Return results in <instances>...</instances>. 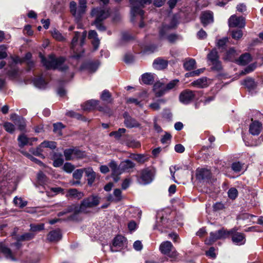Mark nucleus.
I'll return each mask as SVG.
<instances>
[{"label":"nucleus","mask_w":263,"mask_h":263,"mask_svg":"<svg viewBox=\"0 0 263 263\" xmlns=\"http://www.w3.org/2000/svg\"><path fill=\"white\" fill-rule=\"evenodd\" d=\"M100 197L96 195H91L84 199L80 206L72 204L67 207L66 209L58 214V216H62L69 213L73 212V214L68 217V220L76 219L77 214L79 212L87 213L88 209L98 206L100 203Z\"/></svg>","instance_id":"f257e3e1"},{"label":"nucleus","mask_w":263,"mask_h":263,"mask_svg":"<svg viewBox=\"0 0 263 263\" xmlns=\"http://www.w3.org/2000/svg\"><path fill=\"white\" fill-rule=\"evenodd\" d=\"M41 62L43 66L47 69H59L61 71H66L68 69V66L64 64L65 59L63 57L57 58L54 55H49L48 58H46L40 54Z\"/></svg>","instance_id":"f03ea898"},{"label":"nucleus","mask_w":263,"mask_h":263,"mask_svg":"<svg viewBox=\"0 0 263 263\" xmlns=\"http://www.w3.org/2000/svg\"><path fill=\"white\" fill-rule=\"evenodd\" d=\"M69 11L77 23H80L87 10V0H78V4L74 1L69 3Z\"/></svg>","instance_id":"7ed1b4c3"},{"label":"nucleus","mask_w":263,"mask_h":263,"mask_svg":"<svg viewBox=\"0 0 263 263\" xmlns=\"http://www.w3.org/2000/svg\"><path fill=\"white\" fill-rule=\"evenodd\" d=\"M178 80H173L164 86V83L160 81L156 82L153 86V90L155 96L157 97L163 96L166 92L174 89L178 85Z\"/></svg>","instance_id":"20e7f679"},{"label":"nucleus","mask_w":263,"mask_h":263,"mask_svg":"<svg viewBox=\"0 0 263 263\" xmlns=\"http://www.w3.org/2000/svg\"><path fill=\"white\" fill-rule=\"evenodd\" d=\"M130 5L131 20L135 21V17L137 15H139L143 17L144 13L142 8L144 5L151 3V0H129Z\"/></svg>","instance_id":"39448f33"},{"label":"nucleus","mask_w":263,"mask_h":263,"mask_svg":"<svg viewBox=\"0 0 263 263\" xmlns=\"http://www.w3.org/2000/svg\"><path fill=\"white\" fill-rule=\"evenodd\" d=\"M233 233V230L228 231L224 228H222L214 232H212L210 233L209 238L205 240V243L207 245H212L216 240L225 239Z\"/></svg>","instance_id":"423d86ee"},{"label":"nucleus","mask_w":263,"mask_h":263,"mask_svg":"<svg viewBox=\"0 0 263 263\" xmlns=\"http://www.w3.org/2000/svg\"><path fill=\"white\" fill-rule=\"evenodd\" d=\"M159 250L162 254L172 259H175L178 256V253L169 241L162 242L159 246Z\"/></svg>","instance_id":"0eeeda50"},{"label":"nucleus","mask_w":263,"mask_h":263,"mask_svg":"<svg viewBox=\"0 0 263 263\" xmlns=\"http://www.w3.org/2000/svg\"><path fill=\"white\" fill-rule=\"evenodd\" d=\"M90 15L92 16H96L95 21L102 22L109 17L110 13L108 10L101 8H94L91 10Z\"/></svg>","instance_id":"6e6552de"},{"label":"nucleus","mask_w":263,"mask_h":263,"mask_svg":"<svg viewBox=\"0 0 263 263\" xmlns=\"http://www.w3.org/2000/svg\"><path fill=\"white\" fill-rule=\"evenodd\" d=\"M153 177V172L149 168H146L141 171V175L138 181L140 184L146 185L152 181Z\"/></svg>","instance_id":"1a4fd4ad"},{"label":"nucleus","mask_w":263,"mask_h":263,"mask_svg":"<svg viewBox=\"0 0 263 263\" xmlns=\"http://www.w3.org/2000/svg\"><path fill=\"white\" fill-rule=\"evenodd\" d=\"M228 24L230 27L242 28L245 26V19L242 16L238 17L236 15H232L229 18Z\"/></svg>","instance_id":"9d476101"},{"label":"nucleus","mask_w":263,"mask_h":263,"mask_svg":"<svg viewBox=\"0 0 263 263\" xmlns=\"http://www.w3.org/2000/svg\"><path fill=\"white\" fill-rule=\"evenodd\" d=\"M195 96L194 91L186 89L180 93L179 95V100L182 103L187 104L194 100Z\"/></svg>","instance_id":"9b49d317"},{"label":"nucleus","mask_w":263,"mask_h":263,"mask_svg":"<svg viewBox=\"0 0 263 263\" xmlns=\"http://www.w3.org/2000/svg\"><path fill=\"white\" fill-rule=\"evenodd\" d=\"M124 118V123L125 126L129 128H137L140 126V124L135 118L130 116L128 113L125 112L123 114Z\"/></svg>","instance_id":"f8f14e48"},{"label":"nucleus","mask_w":263,"mask_h":263,"mask_svg":"<svg viewBox=\"0 0 263 263\" xmlns=\"http://www.w3.org/2000/svg\"><path fill=\"white\" fill-rule=\"evenodd\" d=\"M211 177L210 171L206 168H198L196 171V178L200 181H208Z\"/></svg>","instance_id":"ddd939ff"},{"label":"nucleus","mask_w":263,"mask_h":263,"mask_svg":"<svg viewBox=\"0 0 263 263\" xmlns=\"http://www.w3.org/2000/svg\"><path fill=\"white\" fill-rule=\"evenodd\" d=\"M122 191L119 189H116L114 190L112 194H109L106 197L108 201L117 203L123 199Z\"/></svg>","instance_id":"4468645a"},{"label":"nucleus","mask_w":263,"mask_h":263,"mask_svg":"<svg viewBox=\"0 0 263 263\" xmlns=\"http://www.w3.org/2000/svg\"><path fill=\"white\" fill-rule=\"evenodd\" d=\"M233 230V233L230 234L232 235V241L237 245H243L246 242V238L244 234L240 232H236L234 229Z\"/></svg>","instance_id":"2eb2a0df"},{"label":"nucleus","mask_w":263,"mask_h":263,"mask_svg":"<svg viewBox=\"0 0 263 263\" xmlns=\"http://www.w3.org/2000/svg\"><path fill=\"white\" fill-rule=\"evenodd\" d=\"M42 147H47L51 149H54L57 147V143L54 141H44L40 144L36 148L34 155L40 156L42 155L41 152Z\"/></svg>","instance_id":"dca6fc26"},{"label":"nucleus","mask_w":263,"mask_h":263,"mask_svg":"<svg viewBox=\"0 0 263 263\" xmlns=\"http://www.w3.org/2000/svg\"><path fill=\"white\" fill-rule=\"evenodd\" d=\"M127 246L126 239L122 235L117 236L114 239L113 246L119 249H122Z\"/></svg>","instance_id":"f3484780"},{"label":"nucleus","mask_w":263,"mask_h":263,"mask_svg":"<svg viewBox=\"0 0 263 263\" xmlns=\"http://www.w3.org/2000/svg\"><path fill=\"white\" fill-rule=\"evenodd\" d=\"M84 172L87 178V183L89 186H91L95 181L97 175L91 167L84 168Z\"/></svg>","instance_id":"a211bd4d"},{"label":"nucleus","mask_w":263,"mask_h":263,"mask_svg":"<svg viewBox=\"0 0 263 263\" xmlns=\"http://www.w3.org/2000/svg\"><path fill=\"white\" fill-rule=\"evenodd\" d=\"M135 166V164L129 159H126L122 161L120 164L121 171L123 172H130Z\"/></svg>","instance_id":"6ab92c4d"},{"label":"nucleus","mask_w":263,"mask_h":263,"mask_svg":"<svg viewBox=\"0 0 263 263\" xmlns=\"http://www.w3.org/2000/svg\"><path fill=\"white\" fill-rule=\"evenodd\" d=\"M262 129V124L257 121L253 122L250 125L249 132L253 135H258Z\"/></svg>","instance_id":"aec40b11"},{"label":"nucleus","mask_w":263,"mask_h":263,"mask_svg":"<svg viewBox=\"0 0 263 263\" xmlns=\"http://www.w3.org/2000/svg\"><path fill=\"white\" fill-rule=\"evenodd\" d=\"M201 21L204 26L213 22V14L211 11H204L201 16Z\"/></svg>","instance_id":"412c9836"},{"label":"nucleus","mask_w":263,"mask_h":263,"mask_svg":"<svg viewBox=\"0 0 263 263\" xmlns=\"http://www.w3.org/2000/svg\"><path fill=\"white\" fill-rule=\"evenodd\" d=\"M61 238L62 234L59 229L50 232L47 236V239L51 242L59 241Z\"/></svg>","instance_id":"4be33fe9"},{"label":"nucleus","mask_w":263,"mask_h":263,"mask_svg":"<svg viewBox=\"0 0 263 263\" xmlns=\"http://www.w3.org/2000/svg\"><path fill=\"white\" fill-rule=\"evenodd\" d=\"M84 196L82 192H79L76 189H71L68 190L66 197L68 198L80 199Z\"/></svg>","instance_id":"5701e85b"},{"label":"nucleus","mask_w":263,"mask_h":263,"mask_svg":"<svg viewBox=\"0 0 263 263\" xmlns=\"http://www.w3.org/2000/svg\"><path fill=\"white\" fill-rule=\"evenodd\" d=\"M167 61L161 58H157L154 61L153 67L158 70L163 69L167 66Z\"/></svg>","instance_id":"b1692460"},{"label":"nucleus","mask_w":263,"mask_h":263,"mask_svg":"<svg viewBox=\"0 0 263 263\" xmlns=\"http://www.w3.org/2000/svg\"><path fill=\"white\" fill-rule=\"evenodd\" d=\"M0 251L3 253L5 257L8 259H10L12 261H16V258L13 256L11 250L4 246L2 242H0Z\"/></svg>","instance_id":"393cba45"},{"label":"nucleus","mask_w":263,"mask_h":263,"mask_svg":"<svg viewBox=\"0 0 263 263\" xmlns=\"http://www.w3.org/2000/svg\"><path fill=\"white\" fill-rule=\"evenodd\" d=\"M155 74L152 73H145L141 76V81L146 85H151L155 81Z\"/></svg>","instance_id":"a878e982"},{"label":"nucleus","mask_w":263,"mask_h":263,"mask_svg":"<svg viewBox=\"0 0 263 263\" xmlns=\"http://www.w3.org/2000/svg\"><path fill=\"white\" fill-rule=\"evenodd\" d=\"M99 101L96 100H90L82 105V107L84 110H90L97 107L99 104Z\"/></svg>","instance_id":"bb28decb"},{"label":"nucleus","mask_w":263,"mask_h":263,"mask_svg":"<svg viewBox=\"0 0 263 263\" xmlns=\"http://www.w3.org/2000/svg\"><path fill=\"white\" fill-rule=\"evenodd\" d=\"M88 38L93 40L92 43L95 49H97L100 44V41L98 37V34L95 30H90L88 33Z\"/></svg>","instance_id":"cd10ccee"},{"label":"nucleus","mask_w":263,"mask_h":263,"mask_svg":"<svg viewBox=\"0 0 263 263\" xmlns=\"http://www.w3.org/2000/svg\"><path fill=\"white\" fill-rule=\"evenodd\" d=\"M191 85L197 88H205L208 86L207 78L202 77L192 82Z\"/></svg>","instance_id":"c85d7f7f"},{"label":"nucleus","mask_w":263,"mask_h":263,"mask_svg":"<svg viewBox=\"0 0 263 263\" xmlns=\"http://www.w3.org/2000/svg\"><path fill=\"white\" fill-rule=\"evenodd\" d=\"M251 61V57L249 53H245L242 54L238 59L236 60V62L241 65H246Z\"/></svg>","instance_id":"c756f323"},{"label":"nucleus","mask_w":263,"mask_h":263,"mask_svg":"<svg viewBox=\"0 0 263 263\" xmlns=\"http://www.w3.org/2000/svg\"><path fill=\"white\" fill-rule=\"evenodd\" d=\"M17 140L18 142V146L21 148L28 144L30 145H32L31 142H30V139L27 138L24 134L20 135L17 138Z\"/></svg>","instance_id":"7c9ffc66"},{"label":"nucleus","mask_w":263,"mask_h":263,"mask_svg":"<svg viewBox=\"0 0 263 263\" xmlns=\"http://www.w3.org/2000/svg\"><path fill=\"white\" fill-rule=\"evenodd\" d=\"M108 166L111 169L112 175H120L121 174L120 166H118L117 163L115 161L111 160L109 163Z\"/></svg>","instance_id":"2f4dec72"},{"label":"nucleus","mask_w":263,"mask_h":263,"mask_svg":"<svg viewBox=\"0 0 263 263\" xmlns=\"http://www.w3.org/2000/svg\"><path fill=\"white\" fill-rule=\"evenodd\" d=\"M101 99L107 103H111L112 98L111 93L108 90H104L100 96Z\"/></svg>","instance_id":"473e14b6"},{"label":"nucleus","mask_w":263,"mask_h":263,"mask_svg":"<svg viewBox=\"0 0 263 263\" xmlns=\"http://www.w3.org/2000/svg\"><path fill=\"white\" fill-rule=\"evenodd\" d=\"M241 84L245 85L249 90L254 89L256 87V84L255 83L254 79L250 78L245 79L241 83Z\"/></svg>","instance_id":"72a5a7b5"},{"label":"nucleus","mask_w":263,"mask_h":263,"mask_svg":"<svg viewBox=\"0 0 263 263\" xmlns=\"http://www.w3.org/2000/svg\"><path fill=\"white\" fill-rule=\"evenodd\" d=\"M33 84L36 87L40 89H44L46 87L47 83L42 78L40 77L33 80Z\"/></svg>","instance_id":"f704fd0d"},{"label":"nucleus","mask_w":263,"mask_h":263,"mask_svg":"<svg viewBox=\"0 0 263 263\" xmlns=\"http://www.w3.org/2000/svg\"><path fill=\"white\" fill-rule=\"evenodd\" d=\"M237 55L236 51L233 48L230 49L226 53L224 59L231 61L236 60V56Z\"/></svg>","instance_id":"c9c22d12"},{"label":"nucleus","mask_w":263,"mask_h":263,"mask_svg":"<svg viewBox=\"0 0 263 263\" xmlns=\"http://www.w3.org/2000/svg\"><path fill=\"white\" fill-rule=\"evenodd\" d=\"M130 158L140 163H143L147 160L146 157L142 154H132Z\"/></svg>","instance_id":"e433bc0d"},{"label":"nucleus","mask_w":263,"mask_h":263,"mask_svg":"<svg viewBox=\"0 0 263 263\" xmlns=\"http://www.w3.org/2000/svg\"><path fill=\"white\" fill-rule=\"evenodd\" d=\"M184 68L186 70H191L196 68V61L194 59H190L183 64Z\"/></svg>","instance_id":"4c0bfd02"},{"label":"nucleus","mask_w":263,"mask_h":263,"mask_svg":"<svg viewBox=\"0 0 263 263\" xmlns=\"http://www.w3.org/2000/svg\"><path fill=\"white\" fill-rule=\"evenodd\" d=\"M64 163V159L62 154L55 155L54 156V160L53 165L54 167H59L63 165Z\"/></svg>","instance_id":"58836bf2"},{"label":"nucleus","mask_w":263,"mask_h":263,"mask_svg":"<svg viewBox=\"0 0 263 263\" xmlns=\"http://www.w3.org/2000/svg\"><path fill=\"white\" fill-rule=\"evenodd\" d=\"M207 58H208V61L210 62V63L219 60V57L218 55V53L215 49L212 50L208 54Z\"/></svg>","instance_id":"ea45409f"},{"label":"nucleus","mask_w":263,"mask_h":263,"mask_svg":"<svg viewBox=\"0 0 263 263\" xmlns=\"http://www.w3.org/2000/svg\"><path fill=\"white\" fill-rule=\"evenodd\" d=\"M16 125L18 126V128L21 130H23L25 129L26 126V123L25 119L23 117L16 118L15 119V123Z\"/></svg>","instance_id":"a19ab883"},{"label":"nucleus","mask_w":263,"mask_h":263,"mask_svg":"<svg viewBox=\"0 0 263 263\" xmlns=\"http://www.w3.org/2000/svg\"><path fill=\"white\" fill-rule=\"evenodd\" d=\"M34 237V234L31 233H26L17 237L18 241H27L32 239Z\"/></svg>","instance_id":"79ce46f5"},{"label":"nucleus","mask_w":263,"mask_h":263,"mask_svg":"<svg viewBox=\"0 0 263 263\" xmlns=\"http://www.w3.org/2000/svg\"><path fill=\"white\" fill-rule=\"evenodd\" d=\"M13 202L16 206L21 208L25 207L27 204V201H24L22 198L17 197L14 198Z\"/></svg>","instance_id":"37998d69"},{"label":"nucleus","mask_w":263,"mask_h":263,"mask_svg":"<svg viewBox=\"0 0 263 263\" xmlns=\"http://www.w3.org/2000/svg\"><path fill=\"white\" fill-rule=\"evenodd\" d=\"M126 132V129L124 128H119L117 131L111 132L109 134L110 136H114L117 139H119L122 134Z\"/></svg>","instance_id":"c03bdc74"},{"label":"nucleus","mask_w":263,"mask_h":263,"mask_svg":"<svg viewBox=\"0 0 263 263\" xmlns=\"http://www.w3.org/2000/svg\"><path fill=\"white\" fill-rule=\"evenodd\" d=\"M209 64L212 65L211 69L213 70L220 71L222 69L221 63L219 60L213 62Z\"/></svg>","instance_id":"a18cd8bd"},{"label":"nucleus","mask_w":263,"mask_h":263,"mask_svg":"<svg viewBox=\"0 0 263 263\" xmlns=\"http://www.w3.org/2000/svg\"><path fill=\"white\" fill-rule=\"evenodd\" d=\"M64 155L66 160H71L74 159L72 148L66 149L64 151Z\"/></svg>","instance_id":"49530a36"},{"label":"nucleus","mask_w":263,"mask_h":263,"mask_svg":"<svg viewBox=\"0 0 263 263\" xmlns=\"http://www.w3.org/2000/svg\"><path fill=\"white\" fill-rule=\"evenodd\" d=\"M231 34L233 39L235 40H239L242 36L243 33L241 30L237 29L232 30Z\"/></svg>","instance_id":"de8ad7c7"},{"label":"nucleus","mask_w":263,"mask_h":263,"mask_svg":"<svg viewBox=\"0 0 263 263\" xmlns=\"http://www.w3.org/2000/svg\"><path fill=\"white\" fill-rule=\"evenodd\" d=\"M30 230L32 232H39L44 229V224H30Z\"/></svg>","instance_id":"09e8293b"},{"label":"nucleus","mask_w":263,"mask_h":263,"mask_svg":"<svg viewBox=\"0 0 263 263\" xmlns=\"http://www.w3.org/2000/svg\"><path fill=\"white\" fill-rule=\"evenodd\" d=\"M84 172V168L77 169L73 173L72 176L77 180H81Z\"/></svg>","instance_id":"8fccbe9b"},{"label":"nucleus","mask_w":263,"mask_h":263,"mask_svg":"<svg viewBox=\"0 0 263 263\" xmlns=\"http://www.w3.org/2000/svg\"><path fill=\"white\" fill-rule=\"evenodd\" d=\"M37 179L38 183L40 185H43L46 182V177L42 172L38 173L37 175Z\"/></svg>","instance_id":"3c124183"},{"label":"nucleus","mask_w":263,"mask_h":263,"mask_svg":"<svg viewBox=\"0 0 263 263\" xmlns=\"http://www.w3.org/2000/svg\"><path fill=\"white\" fill-rule=\"evenodd\" d=\"M72 152L73 153L74 159L76 158H82L85 156V153L77 148H72Z\"/></svg>","instance_id":"603ef678"},{"label":"nucleus","mask_w":263,"mask_h":263,"mask_svg":"<svg viewBox=\"0 0 263 263\" xmlns=\"http://www.w3.org/2000/svg\"><path fill=\"white\" fill-rule=\"evenodd\" d=\"M74 168V166L69 162L65 163L63 166V170L67 173H71Z\"/></svg>","instance_id":"864d4df0"},{"label":"nucleus","mask_w":263,"mask_h":263,"mask_svg":"<svg viewBox=\"0 0 263 263\" xmlns=\"http://www.w3.org/2000/svg\"><path fill=\"white\" fill-rule=\"evenodd\" d=\"M5 129L8 133H13L15 130L14 125L10 122H6L4 124Z\"/></svg>","instance_id":"5fc2aeb1"},{"label":"nucleus","mask_w":263,"mask_h":263,"mask_svg":"<svg viewBox=\"0 0 263 263\" xmlns=\"http://www.w3.org/2000/svg\"><path fill=\"white\" fill-rule=\"evenodd\" d=\"M229 197L231 199H235L238 196L237 190L234 187L229 189L228 192Z\"/></svg>","instance_id":"6e6d98bb"},{"label":"nucleus","mask_w":263,"mask_h":263,"mask_svg":"<svg viewBox=\"0 0 263 263\" xmlns=\"http://www.w3.org/2000/svg\"><path fill=\"white\" fill-rule=\"evenodd\" d=\"M64 128V126L61 122L53 124V132L61 135V130Z\"/></svg>","instance_id":"4d7b16f0"},{"label":"nucleus","mask_w":263,"mask_h":263,"mask_svg":"<svg viewBox=\"0 0 263 263\" xmlns=\"http://www.w3.org/2000/svg\"><path fill=\"white\" fill-rule=\"evenodd\" d=\"M228 41V39L227 37H223L221 39H220L218 41L217 43V46L219 48H221V49H224L226 46V43Z\"/></svg>","instance_id":"13d9d810"},{"label":"nucleus","mask_w":263,"mask_h":263,"mask_svg":"<svg viewBox=\"0 0 263 263\" xmlns=\"http://www.w3.org/2000/svg\"><path fill=\"white\" fill-rule=\"evenodd\" d=\"M243 165L239 162H234L232 164V169L235 172L238 173L241 171Z\"/></svg>","instance_id":"bf43d9fd"},{"label":"nucleus","mask_w":263,"mask_h":263,"mask_svg":"<svg viewBox=\"0 0 263 263\" xmlns=\"http://www.w3.org/2000/svg\"><path fill=\"white\" fill-rule=\"evenodd\" d=\"M164 102L165 101L163 99H160L157 102L149 104V107L154 110H158L160 108V104Z\"/></svg>","instance_id":"052dcab7"},{"label":"nucleus","mask_w":263,"mask_h":263,"mask_svg":"<svg viewBox=\"0 0 263 263\" xmlns=\"http://www.w3.org/2000/svg\"><path fill=\"white\" fill-rule=\"evenodd\" d=\"M7 47L5 45L0 46V60L4 59L8 56Z\"/></svg>","instance_id":"680f3d73"},{"label":"nucleus","mask_w":263,"mask_h":263,"mask_svg":"<svg viewBox=\"0 0 263 263\" xmlns=\"http://www.w3.org/2000/svg\"><path fill=\"white\" fill-rule=\"evenodd\" d=\"M80 36V32H75V35L73 37L71 41V48L74 50V48L77 45L78 41L79 39V37Z\"/></svg>","instance_id":"e2e57ef3"},{"label":"nucleus","mask_w":263,"mask_h":263,"mask_svg":"<svg viewBox=\"0 0 263 263\" xmlns=\"http://www.w3.org/2000/svg\"><path fill=\"white\" fill-rule=\"evenodd\" d=\"M127 146L132 148H138L140 147V143L136 140H132L127 142Z\"/></svg>","instance_id":"0e129e2a"},{"label":"nucleus","mask_w":263,"mask_h":263,"mask_svg":"<svg viewBox=\"0 0 263 263\" xmlns=\"http://www.w3.org/2000/svg\"><path fill=\"white\" fill-rule=\"evenodd\" d=\"M92 25H95L96 28L99 31H103L106 30L105 27L102 24L101 22L94 21L91 24Z\"/></svg>","instance_id":"69168bd1"},{"label":"nucleus","mask_w":263,"mask_h":263,"mask_svg":"<svg viewBox=\"0 0 263 263\" xmlns=\"http://www.w3.org/2000/svg\"><path fill=\"white\" fill-rule=\"evenodd\" d=\"M131 182L132 180L130 178H126L124 179L121 185L122 189L123 190L127 189L129 187Z\"/></svg>","instance_id":"338daca9"},{"label":"nucleus","mask_w":263,"mask_h":263,"mask_svg":"<svg viewBox=\"0 0 263 263\" xmlns=\"http://www.w3.org/2000/svg\"><path fill=\"white\" fill-rule=\"evenodd\" d=\"M171 138V135L169 133H166L163 136L162 139H161V142L163 144H166L168 143L169 141H170Z\"/></svg>","instance_id":"774afa93"}]
</instances>
